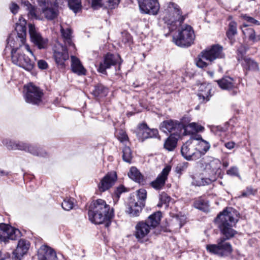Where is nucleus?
I'll return each instance as SVG.
<instances>
[{
  "instance_id": "f257e3e1",
  "label": "nucleus",
  "mask_w": 260,
  "mask_h": 260,
  "mask_svg": "<svg viewBox=\"0 0 260 260\" xmlns=\"http://www.w3.org/2000/svg\"><path fill=\"white\" fill-rule=\"evenodd\" d=\"M237 221L238 214L236 210L229 208L220 212L215 219V222L224 237L218 239L216 244L207 245V250L220 256H226L231 254L233 251L232 245L225 241L231 239L236 234L237 232L233 227Z\"/></svg>"
},
{
  "instance_id": "f03ea898",
  "label": "nucleus",
  "mask_w": 260,
  "mask_h": 260,
  "mask_svg": "<svg viewBox=\"0 0 260 260\" xmlns=\"http://www.w3.org/2000/svg\"><path fill=\"white\" fill-rule=\"evenodd\" d=\"M114 216L113 208L102 199L93 201L89 208V220L95 224H104L106 228L111 224V219Z\"/></svg>"
},
{
  "instance_id": "7ed1b4c3",
  "label": "nucleus",
  "mask_w": 260,
  "mask_h": 260,
  "mask_svg": "<svg viewBox=\"0 0 260 260\" xmlns=\"http://www.w3.org/2000/svg\"><path fill=\"white\" fill-rule=\"evenodd\" d=\"M161 217V213L158 211L150 215L145 220L138 222L135 226L134 235L139 242L143 243L152 229L158 226Z\"/></svg>"
},
{
  "instance_id": "20e7f679",
  "label": "nucleus",
  "mask_w": 260,
  "mask_h": 260,
  "mask_svg": "<svg viewBox=\"0 0 260 260\" xmlns=\"http://www.w3.org/2000/svg\"><path fill=\"white\" fill-rule=\"evenodd\" d=\"M224 57L225 54L223 51L222 46L218 44L213 45L201 52L196 64L199 68H204L209 64L204 60L212 63L217 59H221Z\"/></svg>"
},
{
  "instance_id": "39448f33",
  "label": "nucleus",
  "mask_w": 260,
  "mask_h": 260,
  "mask_svg": "<svg viewBox=\"0 0 260 260\" xmlns=\"http://www.w3.org/2000/svg\"><path fill=\"white\" fill-rule=\"evenodd\" d=\"M163 20L168 25H177L176 23L179 24L183 23L186 15H182V11L179 6L176 4L170 2L168 4L167 8L164 12Z\"/></svg>"
},
{
  "instance_id": "423d86ee",
  "label": "nucleus",
  "mask_w": 260,
  "mask_h": 260,
  "mask_svg": "<svg viewBox=\"0 0 260 260\" xmlns=\"http://www.w3.org/2000/svg\"><path fill=\"white\" fill-rule=\"evenodd\" d=\"M195 38L194 31L189 25H182L178 34L173 37L174 43L180 47H188L193 44Z\"/></svg>"
},
{
  "instance_id": "0eeeda50",
  "label": "nucleus",
  "mask_w": 260,
  "mask_h": 260,
  "mask_svg": "<svg viewBox=\"0 0 260 260\" xmlns=\"http://www.w3.org/2000/svg\"><path fill=\"white\" fill-rule=\"evenodd\" d=\"M25 92L24 95L26 103L32 105H39L44 95L42 90L31 83L24 86Z\"/></svg>"
},
{
  "instance_id": "6e6552de",
  "label": "nucleus",
  "mask_w": 260,
  "mask_h": 260,
  "mask_svg": "<svg viewBox=\"0 0 260 260\" xmlns=\"http://www.w3.org/2000/svg\"><path fill=\"white\" fill-rule=\"evenodd\" d=\"M12 60L14 64L23 68L27 71H31L34 68L35 62L28 56L22 53L20 50L12 51Z\"/></svg>"
},
{
  "instance_id": "1a4fd4ad",
  "label": "nucleus",
  "mask_w": 260,
  "mask_h": 260,
  "mask_svg": "<svg viewBox=\"0 0 260 260\" xmlns=\"http://www.w3.org/2000/svg\"><path fill=\"white\" fill-rule=\"evenodd\" d=\"M217 163L219 164L218 160L211 161L206 165V169H207L208 167L212 168L211 172L212 175H214V176H211L210 177H204L201 174L192 175L191 176V184L195 186H200L210 184L212 182L216 180L214 174L216 172V170L219 168V166L217 167L214 166V165Z\"/></svg>"
},
{
  "instance_id": "9d476101",
  "label": "nucleus",
  "mask_w": 260,
  "mask_h": 260,
  "mask_svg": "<svg viewBox=\"0 0 260 260\" xmlns=\"http://www.w3.org/2000/svg\"><path fill=\"white\" fill-rule=\"evenodd\" d=\"M183 128V123L175 120L169 119L162 121L159 125V129L163 132L176 136H180Z\"/></svg>"
},
{
  "instance_id": "9b49d317",
  "label": "nucleus",
  "mask_w": 260,
  "mask_h": 260,
  "mask_svg": "<svg viewBox=\"0 0 260 260\" xmlns=\"http://www.w3.org/2000/svg\"><path fill=\"white\" fill-rule=\"evenodd\" d=\"M53 56L58 68L64 69L66 67L65 61L69 58L67 46L57 43L54 47Z\"/></svg>"
},
{
  "instance_id": "f8f14e48",
  "label": "nucleus",
  "mask_w": 260,
  "mask_h": 260,
  "mask_svg": "<svg viewBox=\"0 0 260 260\" xmlns=\"http://www.w3.org/2000/svg\"><path fill=\"white\" fill-rule=\"evenodd\" d=\"M20 232L18 229L6 223H0V241L1 242L7 243L9 240H15L20 236Z\"/></svg>"
},
{
  "instance_id": "ddd939ff",
  "label": "nucleus",
  "mask_w": 260,
  "mask_h": 260,
  "mask_svg": "<svg viewBox=\"0 0 260 260\" xmlns=\"http://www.w3.org/2000/svg\"><path fill=\"white\" fill-rule=\"evenodd\" d=\"M195 143L186 141L182 146L181 152L182 156L187 160H197L201 157V153L196 151Z\"/></svg>"
},
{
  "instance_id": "4468645a",
  "label": "nucleus",
  "mask_w": 260,
  "mask_h": 260,
  "mask_svg": "<svg viewBox=\"0 0 260 260\" xmlns=\"http://www.w3.org/2000/svg\"><path fill=\"white\" fill-rule=\"evenodd\" d=\"M121 59L118 54H112L108 53L106 55L102 62L100 63L98 68V71L103 74L106 75V70L109 69L112 66H115L116 64H120Z\"/></svg>"
},
{
  "instance_id": "2eb2a0df",
  "label": "nucleus",
  "mask_w": 260,
  "mask_h": 260,
  "mask_svg": "<svg viewBox=\"0 0 260 260\" xmlns=\"http://www.w3.org/2000/svg\"><path fill=\"white\" fill-rule=\"evenodd\" d=\"M28 28L31 42L40 49L46 48L48 45V40L41 35L34 24H29Z\"/></svg>"
},
{
  "instance_id": "dca6fc26",
  "label": "nucleus",
  "mask_w": 260,
  "mask_h": 260,
  "mask_svg": "<svg viewBox=\"0 0 260 260\" xmlns=\"http://www.w3.org/2000/svg\"><path fill=\"white\" fill-rule=\"evenodd\" d=\"M142 12L151 15H156L159 10V5L157 0H144L139 3Z\"/></svg>"
},
{
  "instance_id": "f3484780",
  "label": "nucleus",
  "mask_w": 260,
  "mask_h": 260,
  "mask_svg": "<svg viewBox=\"0 0 260 260\" xmlns=\"http://www.w3.org/2000/svg\"><path fill=\"white\" fill-rule=\"evenodd\" d=\"M138 136L143 141L148 138H157L160 139L158 131L157 129L149 128L146 123H141L139 125Z\"/></svg>"
},
{
  "instance_id": "a211bd4d",
  "label": "nucleus",
  "mask_w": 260,
  "mask_h": 260,
  "mask_svg": "<svg viewBox=\"0 0 260 260\" xmlns=\"http://www.w3.org/2000/svg\"><path fill=\"white\" fill-rule=\"evenodd\" d=\"M171 170V167L170 166H166L157 178L150 183L151 186L156 190L161 189L166 183Z\"/></svg>"
},
{
  "instance_id": "6ab92c4d",
  "label": "nucleus",
  "mask_w": 260,
  "mask_h": 260,
  "mask_svg": "<svg viewBox=\"0 0 260 260\" xmlns=\"http://www.w3.org/2000/svg\"><path fill=\"white\" fill-rule=\"evenodd\" d=\"M117 180V175L115 172H110L106 175L100 181L98 184L99 190L104 192L114 185Z\"/></svg>"
},
{
  "instance_id": "aec40b11",
  "label": "nucleus",
  "mask_w": 260,
  "mask_h": 260,
  "mask_svg": "<svg viewBox=\"0 0 260 260\" xmlns=\"http://www.w3.org/2000/svg\"><path fill=\"white\" fill-rule=\"evenodd\" d=\"M29 246L28 241L24 239L19 240L17 247L13 252L12 260H21V258L27 252Z\"/></svg>"
},
{
  "instance_id": "412c9836",
  "label": "nucleus",
  "mask_w": 260,
  "mask_h": 260,
  "mask_svg": "<svg viewBox=\"0 0 260 260\" xmlns=\"http://www.w3.org/2000/svg\"><path fill=\"white\" fill-rule=\"evenodd\" d=\"M39 260H57L56 252L51 248L42 246L38 251Z\"/></svg>"
},
{
  "instance_id": "4be33fe9",
  "label": "nucleus",
  "mask_w": 260,
  "mask_h": 260,
  "mask_svg": "<svg viewBox=\"0 0 260 260\" xmlns=\"http://www.w3.org/2000/svg\"><path fill=\"white\" fill-rule=\"evenodd\" d=\"M26 20L20 17L19 18L18 22L16 24L15 30L17 33L16 39L17 41L20 39L22 44L25 41V38L26 35Z\"/></svg>"
},
{
  "instance_id": "5701e85b",
  "label": "nucleus",
  "mask_w": 260,
  "mask_h": 260,
  "mask_svg": "<svg viewBox=\"0 0 260 260\" xmlns=\"http://www.w3.org/2000/svg\"><path fill=\"white\" fill-rule=\"evenodd\" d=\"M219 86L222 89L233 90V94L237 92L236 84L234 80L230 77H225L217 81Z\"/></svg>"
},
{
  "instance_id": "b1692460",
  "label": "nucleus",
  "mask_w": 260,
  "mask_h": 260,
  "mask_svg": "<svg viewBox=\"0 0 260 260\" xmlns=\"http://www.w3.org/2000/svg\"><path fill=\"white\" fill-rule=\"evenodd\" d=\"M71 67L72 72L79 76L85 75L86 70L83 66L80 59L73 55H71Z\"/></svg>"
},
{
  "instance_id": "393cba45",
  "label": "nucleus",
  "mask_w": 260,
  "mask_h": 260,
  "mask_svg": "<svg viewBox=\"0 0 260 260\" xmlns=\"http://www.w3.org/2000/svg\"><path fill=\"white\" fill-rule=\"evenodd\" d=\"M204 127L196 122H191L185 125L183 123V132L182 133L183 135H192L194 133L202 132Z\"/></svg>"
},
{
  "instance_id": "a878e982",
  "label": "nucleus",
  "mask_w": 260,
  "mask_h": 260,
  "mask_svg": "<svg viewBox=\"0 0 260 260\" xmlns=\"http://www.w3.org/2000/svg\"><path fill=\"white\" fill-rule=\"evenodd\" d=\"M211 88L210 85L202 84L200 86L198 95L201 103H206L209 101L211 96Z\"/></svg>"
},
{
  "instance_id": "bb28decb",
  "label": "nucleus",
  "mask_w": 260,
  "mask_h": 260,
  "mask_svg": "<svg viewBox=\"0 0 260 260\" xmlns=\"http://www.w3.org/2000/svg\"><path fill=\"white\" fill-rule=\"evenodd\" d=\"M7 45L6 47V50H9L12 54V51H18L20 50L22 48V45L20 39L17 41V39H15L14 36L11 35L9 36L7 40Z\"/></svg>"
},
{
  "instance_id": "cd10ccee",
  "label": "nucleus",
  "mask_w": 260,
  "mask_h": 260,
  "mask_svg": "<svg viewBox=\"0 0 260 260\" xmlns=\"http://www.w3.org/2000/svg\"><path fill=\"white\" fill-rule=\"evenodd\" d=\"M144 206L145 204L142 202L131 201L128 205L126 212L132 216H137Z\"/></svg>"
},
{
  "instance_id": "c85d7f7f",
  "label": "nucleus",
  "mask_w": 260,
  "mask_h": 260,
  "mask_svg": "<svg viewBox=\"0 0 260 260\" xmlns=\"http://www.w3.org/2000/svg\"><path fill=\"white\" fill-rule=\"evenodd\" d=\"M60 27L61 33L64 39L65 45L69 47H72L73 49H75V44L73 43L72 40V30L70 28L64 29L61 26Z\"/></svg>"
},
{
  "instance_id": "c756f323",
  "label": "nucleus",
  "mask_w": 260,
  "mask_h": 260,
  "mask_svg": "<svg viewBox=\"0 0 260 260\" xmlns=\"http://www.w3.org/2000/svg\"><path fill=\"white\" fill-rule=\"evenodd\" d=\"M58 5L54 4V7H49L42 8V13L45 16V18L49 20H53L57 17L58 15Z\"/></svg>"
},
{
  "instance_id": "7c9ffc66",
  "label": "nucleus",
  "mask_w": 260,
  "mask_h": 260,
  "mask_svg": "<svg viewBox=\"0 0 260 260\" xmlns=\"http://www.w3.org/2000/svg\"><path fill=\"white\" fill-rule=\"evenodd\" d=\"M180 136L171 134L164 143V148L169 151H172L176 147L178 140Z\"/></svg>"
},
{
  "instance_id": "2f4dec72",
  "label": "nucleus",
  "mask_w": 260,
  "mask_h": 260,
  "mask_svg": "<svg viewBox=\"0 0 260 260\" xmlns=\"http://www.w3.org/2000/svg\"><path fill=\"white\" fill-rule=\"evenodd\" d=\"M128 177L138 183H141L143 181V176L139 172V171L135 167L131 168L129 171L128 173Z\"/></svg>"
},
{
  "instance_id": "473e14b6",
  "label": "nucleus",
  "mask_w": 260,
  "mask_h": 260,
  "mask_svg": "<svg viewBox=\"0 0 260 260\" xmlns=\"http://www.w3.org/2000/svg\"><path fill=\"white\" fill-rule=\"evenodd\" d=\"M243 32L252 43H255L260 41V35H256L255 30L252 28H247L243 30Z\"/></svg>"
},
{
  "instance_id": "72a5a7b5",
  "label": "nucleus",
  "mask_w": 260,
  "mask_h": 260,
  "mask_svg": "<svg viewBox=\"0 0 260 260\" xmlns=\"http://www.w3.org/2000/svg\"><path fill=\"white\" fill-rule=\"evenodd\" d=\"M196 145H197L196 148V151H199L201 153V157L206 153L210 148V144L204 140H201L198 142L197 144H195Z\"/></svg>"
},
{
  "instance_id": "f704fd0d",
  "label": "nucleus",
  "mask_w": 260,
  "mask_h": 260,
  "mask_svg": "<svg viewBox=\"0 0 260 260\" xmlns=\"http://www.w3.org/2000/svg\"><path fill=\"white\" fill-rule=\"evenodd\" d=\"M26 152H28L34 155L45 157L47 156V153L43 149H39L37 147L27 144Z\"/></svg>"
},
{
  "instance_id": "c9c22d12",
  "label": "nucleus",
  "mask_w": 260,
  "mask_h": 260,
  "mask_svg": "<svg viewBox=\"0 0 260 260\" xmlns=\"http://www.w3.org/2000/svg\"><path fill=\"white\" fill-rule=\"evenodd\" d=\"M242 64L244 68L248 70L256 71L258 70V64L250 58L244 57Z\"/></svg>"
},
{
  "instance_id": "e433bc0d",
  "label": "nucleus",
  "mask_w": 260,
  "mask_h": 260,
  "mask_svg": "<svg viewBox=\"0 0 260 260\" xmlns=\"http://www.w3.org/2000/svg\"><path fill=\"white\" fill-rule=\"evenodd\" d=\"M108 93V89L102 84H98L95 86L92 91L93 94L96 97L105 96Z\"/></svg>"
},
{
  "instance_id": "4c0bfd02",
  "label": "nucleus",
  "mask_w": 260,
  "mask_h": 260,
  "mask_svg": "<svg viewBox=\"0 0 260 260\" xmlns=\"http://www.w3.org/2000/svg\"><path fill=\"white\" fill-rule=\"evenodd\" d=\"M226 36L231 40L237 34V24L234 21H231L229 24V28L226 31Z\"/></svg>"
},
{
  "instance_id": "58836bf2",
  "label": "nucleus",
  "mask_w": 260,
  "mask_h": 260,
  "mask_svg": "<svg viewBox=\"0 0 260 260\" xmlns=\"http://www.w3.org/2000/svg\"><path fill=\"white\" fill-rule=\"evenodd\" d=\"M23 6L25 9L28 11V16L31 18L38 19L36 14L37 8L32 6L28 1L23 3Z\"/></svg>"
},
{
  "instance_id": "ea45409f",
  "label": "nucleus",
  "mask_w": 260,
  "mask_h": 260,
  "mask_svg": "<svg viewBox=\"0 0 260 260\" xmlns=\"http://www.w3.org/2000/svg\"><path fill=\"white\" fill-rule=\"evenodd\" d=\"M68 5L70 9L73 11L77 13L80 10H81V0H68Z\"/></svg>"
},
{
  "instance_id": "a19ab883",
  "label": "nucleus",
  "mask_w": 260,
  "mask_h": 260,
  "mask_svg": "<svg viewBox=\"0 0 260 260\" xmlns=\"http://www.w3.org/2000/svg\"><path fill=\"white\" fill-rule=\"evenodd\" d=\"M194 206L195 208L200 210L206 211L208 210L209 204L206 201L202 199H199L194 202Z\"/></svg>"
},
{
  "instance_id": "79ce46f5",
  "label": "nucleus",
  "mask_w": 260,
  "mask_h": 260,
  "mask_svg": "<svg viewBox=\"0 0 260 260\" xmlns=\"http://www.w3.org/2000/svg\"><path fill=\"white\" fill-rule=\"evenodd\" d=\"M122 158L123 160L126 162L130 163L132 158V154L131 149L129 147L125 146L122 149Z\"/></svg>"
},
{
  "instance_id": "37998d69",
  "label": "nucleus",
  "mask_w": 260,
  "mask_h": 260,
  "mask_svg": "<svg viewBox=\"0 0 260 260\" xmlns=\"http://www.w3.org/2000/svg\"><path fill=\"white\" fill-rule=\"evenodd\" d=\"M171 199V197L169 196L165 192H162L159 195L160 202L158 204L157 206L160 207L162 206L163 204H164L167 207H168Z\"/></svg>"
},
{
  "instance_id": "c03bdc74",
  "label": "nucleus",
  "mask_w": 260,
  "mask_h": 260,
  "mask_svg": "<svg viewBox=\"0 0 260 260\" xmlns=\"http://www.w3.org/2000/svg\"><path fill=\"white\" fill-rule=\"evenodd\" d=\"M74 200L72 198H66L64 199L61 204L62 208L67 211H69L73 208Z\"/></svg>"
},
{
  "instance_id": "a18cd8bd",
  "label": "nucleus",
  "mask_w": 260,
  "mask_h": 260,
  "mask_svg": "<svg viewBox=\"0 0 260 260\" xmlns=\"http://www.w3.org/2000/svg\"><path fill=\"white\" fill-rule=\"evenodd\" d=\"M147 198V191L144 189H140L137 192V198L138 201L137 202H142L145 204V201Z\"/></svg>"
},
{
  "instance_id": "49530a36",
  "label": "nucleus",
  "mask_w": 260,
  "mask_h": 260,
  "mask_svg": "<svg viewBox=\"0 0 260 260\" xmlns=\"http://www.w3.org/2000/svg\"><path fill=\"white\" fill-rule=\"evenodd\" d=\"M126 191V188L123 185H120L119 186L117 187L115 189L113 195V199L114 200L116 199L118 200L120 196V194L122 192H124Z\"/></svg>"
},
{
  "instance_id": "de8ad7c7",
  "label": "nucleus",
  "mask_w": 260,
  "mask_h": 260,
  "mask_svg": "<svg viewBox=\"0 0 260 260\" xmlns=\"http://www.w3.org/2000/svg\"><path fill=\"white\" fill-rule=\"evenodd\" d=\"M3 143L10 150H16L17 141L9 139L4 140Z\"/></svg>"
},
{
  "instance_id": "09e8293b",
  "label": "nucleus",
  "mask_w": 260,
  "mask_h": 260,
  "mask_svg": "<svg viewBox=\"0 0 260 260\" xmlns=\"http://www.w3.org/2000/svg\"><path fill=\"white\" fill-rule=\"evenodd\" d=\"M248 49V48L245 45L241 44L237 49V55L238 59L239 60L240 58L242 59L244 55L246 54V52Z\"/></svg>"
},
{
  "instance_id": "8fccbe9b",
  "label": "nucleus",
  "mask_w": 260,
  "mask_h": 260,
  "mask_svg": "<svg viewBox=\"0 0 260 260\" xmlns=\"http://www.w3.org/2000/svg\"><path fill=\"white\" fill-rule=\"evenodd\" d=\"M188 163L187 162H183L179 163L176 167L175 171L178 174H181L188 167Z\"/></svg>"
},
{
  "instance_id": "3c124183",
  "label": "nucleus",
  "mask_w": 260,
  "mask_h": 260,
  "mask_svg": "<svg viewBox=\"0 0 260 260\" xmlns=\"http://www.w3.org/2000/svg\"><path fill=\"white\" fill-rule=\"evenodd\" d=\"M117 139L122 143H124L128 140V136L125 132L122 129L118 131L117 135Z\"/></svg>"
},
{
  "instance_id": "603ef678",
  "label": "nucleus",
  "mask_w": 260,
  "mask_h": 260,
  "mask_svg": "<svg viewBox=\"0 0 260 260\" xmlns=\"http://www.w3.org/2000/svg\"><path fill=\"white\" fill-rule=\"evenodd\" d=\"M226 173L228 175L232 176L240 177L239 174L238 169L236 167H232L230 168L228 170H227Z\"/></svg>"
},
{
  "instance_id": "864d4df0",
  "label": "nucleus",
  "mask_w": 260,
  "mask_h": 260,
  "mask_svg": "<svg viewBox=\"0 0 260 260\" xmlns=\"http://www.w3.org/2000/svg\"><path fill=\"white\" fill-rule=\"evenodd\" d=\"M105 2L107 6L110 9H113L118 5L120 0H105Z\"/></svg>"
},
{
  "instance_id": "5fc2aeb1",
  "label": "nucleus",
  "mask_w": 260,
  "mask_h": 260,
  "mask_svg": "<svg viewBox=\"0 0 260 260\" xmlns=\"http://www.w3.org/2000/svg\"><path fill=\"white\" fill-rule=\"evenodd\" d=\"M254 193L253 189L251 186H248L246 187V190L242 191L241 195L239 196V198L246 197Z\"/></svg>"
},
{
  "instance_id": "6e6d98bb",
  "label": "nucleus",
  "mask_w": 260,
  "mask_h": 260,
  "mask_svg": "<svg viewBox=\"0 0 260 260\" xmlns=\"http://www.w3.org/2000/svg\"><path fill=\"white\" fill-rule=\"evenodd\" d=\"M244 19L246 20L247 22L250 24H253L255 25H259V22L255 20L254 18L249 16L247 15H245L243 16Z\"/></svg>"
},
{
  "instance_id": "4d7b16f0",
  "label": "nucleus",
  "mask_w": 260,
  "mask_h": 260,
  "mask_svg": "<svg viewBox=\"0 0 260 260\" xmlns=\"http://www.w3.org/2000/svg\"><path fill=\"white\" fill-rule=\"evenodd\" d=\"M27 144L17 141L16 150L26 151Z\"/></svg>"
},
{
  "instance_id": "13d9d810",
  "label": "nucleus",
  "mask_w": 260,
  "mask_h": 260,
  "mask_svg": "<svg viewBox=\"0 0 260 260\" xmlns=\"http://www.w3.org/2000/svg\"><path fill=\"white\" fill-rule=\"evenodd\" d=\"M19 9V7L18 5L14 3H12L10 5V10L14 14H15L18 12Z\"/></svg>"
},
{
  "instance_id": "bf43d9fd",
  "label": "nucleus",
  "mask_w": 260,
  "mask_h": 260,
  "mask_svg": "<svg viewBox=\"0 0 260 260\" xmlns=\"http://www.w3.org/2000/svg\"><path fill=\"white\" fill-rule=\"evenodd\" d=\"M38 66L41 70H45L48 68L47 62L44 60H39L38 61Z\"/></svg>"
},
{
  "instance_id": "052dcab7",
  "label": "nucleus",
  "mask_w": 260,
  "mask_h": 260,
  "mask_svg": "<svg viewBox=\"0 0 260 260\" xmlns=\"http://www.w3.org/2000/svg\"><path fill=\"white\" fill-rule=\"evenodd\" d=\"M201 140H203L202 138V136L200 135H192L190 138V139L188 141H190L195 143V144H197L198 142L201 141Z\"/></svg>"
},
{
  "instance_id": "680f3d73",
  "label": "nucleus",
  "mask_w": 260,
  "mask_h": 260,
  "mask_svg": "<svg viewBox=\"0 0 260 260\" xmlns=\"http://www.w3.org/2000/svg\"><path fill=\"white\" fill-rule=\"evenodd\" d=\"M38 2L39 6L42 7V9L49 6L48 0H38Z\"/></svg>"
},
{
  "instance_id": "e2e57ef3",
  "label": "nucleus",
  "mask_w": 260,
  "mask_h": 260,
  "mask_svg": "<svg viewBox=\"0 0 260 260\" xmlns=\"http://www.w3.org/2000/svg\"><path fill=\"white\" fill-rule=\"evenodd\" d=\"M235 143L233 141L228 142L224 144V146L227 149H230V150L233 149L235 147Z\"/></svg>"
},
{
  "instance_id": "0e129e2a",
  "label": "nucleus",
  "mask_w": 260,
  "mask_h": 260,
  "mask_svg": "<svg viewBox=\"0 0 260 260\" xmlns=\"http://www.w3.org/2000/svg\"><path fill=\"white\" fill-rule=\"evenodd\" d=\"M102 4L101 0H92V7L94 9L97 8V7L100 6Z\"/></svg>"
},
{
  "instance_id": "69168bd1",
  "label": "nucleus",
  "mask_w": 260,
  "mask_h": 260,
  "mask_svg": "<svg viewBox=\"0 0 260 260\" xmlns=\"http://www.w3.org/2000/svg\"><path fill=\"white\" fill-rule=\"evenodd\" d=\"M190 121V119L188 117H184L181 119V121H179V123H184L185 125H188V123Z\"/></svg>"
},
{
  "instance_id": "338daca9",
  "label": "nucleus",
  "mask_w": 260,
  "mask_h": 260,
  "mask_svg": "<svg viewBox=\"0 0 260 260\" xmlns=\"http://www.w3.org/2000/svg\"><path fill=\"white\" fill-rule=\"evenodd\" d=\"M214 128H216L218 131L221 132H225L229 130L226 125H225L224 127H222L221 126H217Z\"/></svg>"
},
{
  "instance_id": "774afa93",
  "label": "nucleus",
  "mask_w": 260,
  "mask_h": 260,
  "mask_svg": "<svg viewBox=\"0 0 260 260\" xmlns=\"http://www.w3.org/2000/svg\"><path fill=\"white\" fill-rule=\"evenodd\" d=\"M25 42L23 43V45H22V47H23L25 50H26L28 52H29L32 56H34L32 51L30 49V47L28 44H24Z\"/></svg>"
}]
</instances>
